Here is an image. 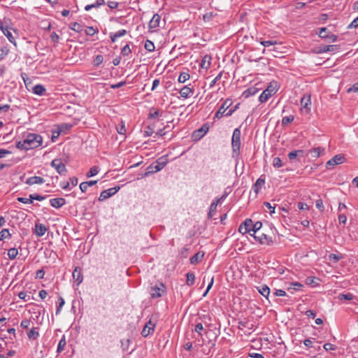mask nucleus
Masks as SVG:
<instances>
[{
    "label": "nucleus",
    "instance_id": "obj_61",
    "mask_svg": "<svg viewBox=\"0 0 358 358\" xmlns=\"http://www.w3.org/2000/svg\"><path fill=\"white\" fill-rule=\"evenodd\" d=\"M17 201L20 203L28 204V203H32V199L29 196V198H24V197H18Z\"/></svg>",
    "mask_w": 358,
    "mask_h": 358
},
{
    "label": "nucleus",
    "instance_id": "obj_63",
    "mask_svg": "<svg viewBox=\"0 0 358 358\" xmlns=\"http://www.w3.org/2000/svg\"><path fill=\"white\" fill-rule=\"evenodd\" d=\"M18 297L20 299H22L24 300V301H27L29 300V296H28L26 292H20L19 294H18Z\"/></svg>",
    "mask_w": 358,
    "mask_h": 358
},
{
    "label": "nucleus",
    "instance_id": "obj_35",
    "mask_svg": "<svg viewBox=\"0 0 358 358\" xmlns=\"http://www.w3.org/2000/svg\"><path fill=\"white\" fill-rule=\"evenodd\" d=\"M99 170L100 169L99 166H92V168H90V171L86 173V177L91 178L96 176L99 172Z\"/></svg>",
    "mask_w": 358,
    "mask_h": 358
},
{
    "label": "nucleus",
    "instance_id": "obj_41",
    "mask_svg": "<svg viewBox=\"0 0 358 358\" xmlns=\"http://www.w3.org/2000/svg\"><path fill=\"white\" fill-rule=\"evenodd\" d=\"M259 293L266 298H268L270 294V289L266 285H262L259 289Z\"/></svg>",
    "mask_w": 358,
    "mask_h": 358
},
{
    "label": "nucleus",
    "instance_id": "obj_36",
    "mask_svg": "<svg viewBox=\"0 0 358 358\" xmlns=\"http://www.w3.org/2000/svg\"><path fill=\"white\" fill-rule=\"evenodd\" d=\"M203 257V254H200V252H197L190 258V263L192 264H196L199 262L201 261Z\"/></svg>",
    "mask_w": 358,
    "mask_h": 358
},
{
    "label": "nucleus",
    "instance_id": "obj_55",
    "mask_svg": "<svg viewBox=\"0 0 358 358\" xmlns=\"http://www.w3.org/2000/svg\"><path fill=\"white\" fill-rule=\"evenodd\" d=\"M103 58L101 55H98L94 59V66H98L103 62Z\"/></svg>",
    "mask_w": 358,
    "mask_h": 358
},
{
    "label": "nucleus",
    "instance_id": "obj_33",
    "mask_svg": "<svg viewBox=\"0 0 358 358\" xmlns=\"http://www.w3.org/2000/svg\"><path fill=\"white\" fill-rule=\"evenodd\" d=\"M303 287V285L298 282H290L289 286L287 287V290L293 293L292 290L299 291Z\"/></svg>",
    "mask_w": 358,
    "mask_h": 358
},
{
    "label": "nucleus",
    "instance_id": "obj_3",
    "mask_svg": "<svg viewBox=\"0 0 358 358\" xmlns=\"http://www.w3.org/2000/svg\"><path fill=\"white\" fill-rule=\"evenodd\" d=\"M278 91V85L276 82L270 83L269 85L267 88L263 91V92L260 94L259 97V101L261 103H264L268 101V99L274 95Z\"/></svg>",
    "mask_w": 358,
    "mask_h": 358
},
{
    "label": "nucleus",
    "instance_id": "obj_59",
    "mask_svg": "<svg viewBox=\"0 0 358 358\" xmlns=\"http://www.w3.org/2000/svg\"><path fill=\"white\" fill-rule=\"evenodd\" d=\"M30 197L31 198L32 201L36 200V201H41L45 199L47 196H41V195H39L37 194H30Z\"/></svg>",
    "mask_w": 358,
    "mask_h": 358
},
{
    "label": "nucleus",
    "instance_id": "obj_56",
    "mask_svg": "<svg viewBox=\"0 0 358 358\" xmlns=\"http://www.w3.org/2000/svg\"><path fill=\"white\" fill-rule=\"evenodd\" d=\"M31 321L28 319H24L20 323V327L23 329H28L30 327Z\"/></svg>",
    "mask_w": 358,
    "mask_h": 358
},
{
    "label": "nucleus",
    "instance_id": "obj_15",
    "mask_svg": "<svg viewBox=\"0 0 358 358\" xmlns=\"http://www.w3.org/2000/svg\"><path fill=\"white\" fill-rule=\"evenodd\" d=\"M51 206L55 208H60L66 204V200L64 198H55L50 200Z\"/></svg>",
    "mask_w": 358,
    "mask_h": 358
},
{
    "label": "nucleus",
    "instance_id": "obj_30",
    "mask_svg": "<svg viewBox=\"0 0 358 358\" xmlns=\"http://www.w3.org/2000/svg\"><path fill=\"white\" fill-rule=\"evenodd\" d=\"M324 151V149L321 147L314 148L309 150L312 157L318 158L321 153Z\"/></svg>",
    "mask_w": 358,
    "mask_h": 358
},
{
    "label": "nucleus",
    "instance_id": "obj_45",
    "mask_svg": "<svg viewBox=\"0 0 358 358\" xmlns=\"http://www.w3.org/2000/svg\"><path fill=\"white\" fill-rule=\"evenodd\" d=\"M262 227V224L260 222H256L255 223H253L252 224V234H257V233H259V231L261 230V228Z\"/></svg>",
    "mask_w": 358,
    "mask_h": 358
},
{
    "label": "nucleus",
    "instance_id": "obj_7",
    "mask_svg": "<svg viewBox=\"0 0 358 358\" xmlns=\"http://www.w3.org/2000/svg\"><path fill=\"white\" fill-rule=\"evenodd\" d=\"M254 237V238L259 242L261 244H265L267 245H270L273 244V240L271 236H268L266 234L261 232L259 231V233H257V234H250Z\"/></svg>",
    "mask_w": 358,
    "mask_h": 358
},
{
    "label": "nucleus",
    "instance_id": "obj_10",
    "mask_svg": "<svg viewBox=\"0 0 358 358\" xmlns=\"http://www.w3.org/2000/svg\"><path fill=\"white\" fill-rule=\"evenodd\" d=\"M344 162H345V157L343 155H341V154L336 155L326 163V167H327V169H329L331 166L341 164Z\"/></svg>",
    "mask_w": 358,
    "mask_h": 358
},
{
    "label": "nucleus",
    "instance_id": "obj_57",
    "mask_svg": "<svg viewBox=\"0 0 358 358\" xmlns=\"http://www.w3.org/2000/svg\"><path fill=\"white\" fill-rule=\"evenodd\" d=\"M239 106H240V103H238L236 106L232 107L231 108L229 109L228 111L225 113V116L226 117L231 116L236 110L238 109Z\"/></svg>",
    "mask_w": 358,
    "mask_h": 358
},
{
    "label": "nucleus",
    "instance_id": "obj_23",
    "mask_svg": "<svg viewBox=\"0 0 358 358\" xmlns=\"http://www.w3.org/2000/svg\"><path fill=\"white\" fill-rule=\"evenodd\" d=\"M97 183V180H90L83 182L80 184V189L82 192H86L89 187L93 186Z\"/></svg>",
    "mask_w": 358,
    "mask_h": 358
},
{
    "label": "nucleus",
    "instance_id": "obj_50",
    "mask_svg": "<svg viewBox=\"0 0 358 358\" xmlns=\"http://www.w3.org/2000/svg\"><path fill=\"white\" fill-rule=\"evenodd\" d=\"M294 115L285 116V117H282V124L287 125L289 123H292L294 121Z\"/></svg>",
    "mask_w": 358,
    "mask_h": 358
},
{
    "label": "nucleus",
    "instance_id": "obj_42",
    "mask_svg": "<svg viewBox=\"0 0 358 358\" xmlns=\"http://www.w3.org/2000/svg\"><path fill=\"white\" fill-rule=\"evenodd\" d=\"M104 4H105V1H102V3H99V1H96L94 3L89 4V5L85 6V10L86 11H89L92 8H99L100 6L104 5Z\"/></svg>",
    "mask_w": 358,
    "mask_h": 358
},
{
    "label": "nucleus",
    "instance_id": "obj_5",
    "mask_svg": "<svg viewBox=\"0 0 358 358\" xmlns=\"http://www.w3.org/2000/svg\"><path fill=\"white\" fill-rule=\"evenodd\" d=\"M165 292L166 287L162 282L157 283L150 289V294L152 299L161 297Z\"/></svg>",
    "mask_w": 358,
    "mask_h": 358
},
{
    "label": "nucleus",
    "instance_id": "obj_2",
    "mask_svg": "<svg viewBox=\"0 0 358 358\" xmlns=\"http://www.w3.org/2000/svg\"><path fill=\"white\" fill-rule=\"evenodd\" d=\"M241 131L240 127L236 128L232 134L231 137V148H232V157L237 158L239 157L241 152Z\"/></svg>",
    "mask_w": 358,
    "mask_h": 358
},
{
    "label": "nucleus",
    "instance_id": "obj_43",
    "mask_svg": "<svg viewBox=\"0 0 358 358\" xmlns=\"http://www.w3.org/2000/svg\"><path fill=\"white\" fill-rule=\"evenodd\" d=\"M338 299L339 300H347V301H350V300H352L354 299V295L351 293H347V294H340L338 296Z\"/></svg>",
    "mask_w": 358,
    "mask_h": 358
},
{
    "label": "nucleus",
    "instance_id": "obj_20",
    "mask_svg": "<svg viewBox=\"0 0 358 358\" xmlns=\"http://www.w3.org/2000/svg\"><path fill=\"white\" fill-rule=\"evenodd\" d=\"M265 184V179L262 178V176H261L260 178H259L257 181L255 182V183L252 186V189L253 191L256 193V194H258L260 191V189L262 188V187Z\"/></svg>",
    "mask_w": 358,
    "mask_h": 358
},
{
    "label": "nucleus",
    "instance_id": "obj_47",
    "mask_svg": "<svg viewBox=\"0 0 358 358\" xmlns=\"http://www.w3.org/2000/svg\"><path fill=\"white\" fill-rule=\"evenodd\" d=\"M144 47H145V49L146 50H148V52H152L155 50V48L153 42H152L150 40H147L145 41Z\"/></svg>",
    "mask_w": 358,
    "mask_h": 358
},
{
    "label": "nucleus",
    "instance_id": "obj_52",
    "mask_svg": "<svg viewBox=\"0 0 358 358\" xmlns=\"http://www.w3.org/2000/svg\"><path fill=\"white\" fill-rule=\"evenodd\" d=\"M10 234L8 231V229H3L1 230V231L0 232V240L2 241L6 238H9L10 237Z\"/></svg>",
    "mask_w": 358,
    "mask_h": 358
},
{
    "label": "nucleus",
    "instance_id": "obj_24",
    "mask_svg": "<svg viewBox=\"0 0 358 358\" xmlns=\"http://www.w3.org/2000/svg\"><path fill=\"white\" fill-rule=\"evenodd\" d=\"M258 91H259L258 88H257L255 87H250L248 88L247 90H245L243 92L242 96L244 98H248L251 96L256 94Z\"/></svg>",
    "mask_w": 358,
    "mask_h": 358
},
{
    "label": "nucleus",
    "instance_id": "obj_32",
    "mask_svg": "<svg viewBox=\"0 0 358 358\" xmlns=\"http://www.w3.org/2000/svg\"><path fill=\"white\" fill-rule=\"evenodd\" d=\"M211 57L209 55H205L201 62V67L203 69H208L210 66Z\"/></svg>",
    "mask_w": 358,
    "mask_h": 358
},
{
    "label": "nucleus",
    "instance_id": "obj_60",
    "mask_svg": "<svg viewBox=\"0 0 358 358\" xmlns=\"http://www.w3.org/2000/svg\"><path fill=\"white\" fill-rule=\"evenodd\" d=\"M315 206L317 208L320 210V212H323L324 210V206L323 205V201L321 199L316 200Z\"/></svg>",
    "mask_w": 358,
    "mask_h": 358
},
{
    "label": "nucleus",
    "instance_id": "obj_16",
    "mask_svg": "<svg viewBox=\"0 0 358 358\" xmlns=\"http://www.w3.org/2000/svg\"><path fill=\"white\" fill-rule=\"evenodd\" d=\"M47 231L46 227L41 223H36L35 224V229H34V234L38 237L43 236L45 232Z\"/></svg>",
    "mask_w": 358,
    "mask_h": 358
},
{
    "label": "nucleus",
    "instance_id": "obj_53",
    "mask_svg": "<svg viewBox=\"0 0 358 358\" xmlns=\"http://www.w3.org/2000/svg\"><path fill=\"white\" fill-rule=\"evenodd\" d=\"M98 32V30L94 29L92 27H87L85 29V34L87 36H94L96 33Z\"/></svg>",
    "mask_w": 358,
    "mask_h": 358
},
{
    "label": "nucleus",
    "instance_id": "obj_1",
    "mask_svg": "<svg viewBox=\"0 0 358 358\" xmlns=\"http://www.w3.org/2000/svg\"><path fill=\"white\" fill-rule=\"evenodd\" d=\"M43 138L41 135L34 133H28L24 136L22 141H18L16 148L20 150H31L42 145Z\"/></svg>",
    "mask_w": 358,
    "mask_h": 358
},
{
    "label": "nucleus",
    "instance_id": "obj_51",
    "mask_svg": "<svg viewBox=\"0 0 358 358\" xmlns=\"http://www.w3.org/2000/svg\"><path fill=\"white\" fill-rule=\"evenodd\" d=\"M162 112H160L159 110L152 108L149 113V118H155L159 115H162Z\"/></svg>",
    "mask_w": 358,
    "mask_h": 358
},
{
    "label": "nucleus",
    "instance_id": "obj_9",
    "mask_svg": "<svg viewBox=\"0 0 358 358\" xmlns=\"http://www.w3.org/2000/svg\"><path fill=\"white\" fill-rule=\"evenodd\" d=\"M155 165V169L149 171L148 172L145 173V176H148L150 173H157L159 171H161L167 164V159L165 158V157H162L159 158L155 163H153Z\"/></svg>",
    "mask_w": 358,
    "mask_h": 358
},
{
    "label": "nucleus",
    "instance_id": "obj_17",
    "mask_svg": "<svg viewBox=\"0 0 358 358\" xmlns=\"http://www.w3.org/2000/svg\"><path fill=\"white\" fill-rule=\"evenodd\" d=\"M45 180L40 176H32L27 179L25 183L29 185H41L44 183Z\"/></svg>",
    "mask_w": 358,
    "mask_h": 358
},
{
    "label": "nucleus",
    "instance_id": "obj_19",
    "mask_svg": "<svg viewBox=\"0 0 358 358\" xmlns=\"http://www.w3.org/2000/svg\"><path fill=\"white\" fill-rule=\"evenodd\" d=\"M73 278L77 282V285H80L83 280L82 271L79 267H76L73 272Z\"/></svg>",
    "mask_w": 358,
    "mask_h": 358
},
{
    "label": "nucleus",
    "instance_id": "obj_40",
    "mask_svg": "<svg viewBox=\"0 0 358 358\" xmlns=\"http://www.w3.org/2000/svg\"><path fill=\"white\" fill-rule=\"evenodd\" d=\"M66 345V341L65 337L63 336L58 343L57 352L58 353L62 352L64 350Z\"/></svg>",
    "mask_w": 358,
    "mask_h": 358
},
{
    "label": "nucleus",
    "instance_id": "obj_34",
    "mask_svg": "<svg viewBox=\"0 0 358 358\" xmlns=\"http://www.w3.org/2000/svg\"><path fill=\"white\" fill-rule=\"evenodd\" d=\"M154 331V325H152V327L145 326L141 331V335L143 337H147L150 334H153Z\"/></svg>",
    "mask_w": 358,
    "mask_h": 358
},
{
    "label": "nucleus",
    "instance_id": "obj_38",
    "mask_svg": "<svg viewBox=\"0 0 358 358\" xmlns=\"http://www.w3.org/2000/svg\"><path fill=\"white\" fill-rule=\"evenodd\" d=\"M3 34L7 37V38L11 43H13L15 46H17V43L15 41V37L13 36L9 28L3 33Z\"/></svg>",
    "mask_w": 358,
    "mask_h": 358
},
{
    "label": "nucleus",
    "instance_id": "obj_22",
    "mask_svg": "<svg viewBox=\"0 0 358 358\" xmlns=\"http://www.w3.org/2000/svg\"><path fill=\"white\" fill-rule=\"evenodd\" d=\"M72 127V124L63 123L57 127V136L55 137H58L62 133H64L66 131H69Z\"/></svg>",
    "mask_w": 358,
    "mask_h": 358
},
{
    "label": "nucleus",
    "instance_id": "obj_13",
    "mask_svg": "<svg viewBox=\"0 0 358 358\" xmlns=\"http://www.w3.org/2000/svg\"><path fill=\"white\" fill-rule=\"evenodd\" d=\"M310 96H303L301 99V110H304L306 113H308L310 111Z\"/></svg>",
    "mask_w": 358,
    "mask_h": 358
},
{
    "label": "nucleus",
    "instance_id": "obj_46",
    "mask_svg": "<svg viewBox=\"0 0 358 358\" xmlns=\"http://www.w3.org/2000/svg\"><path fill=\"white\" fill-rule=\"evenodd\" d=\"M299 152H304V151L303 150H296L289 152L287 155L289 160L295 159L296 157L299 156Z\"/></svg>",
    "mask_w": 358,
    "mask_h": 358
},
{
    "label": "nucleus",
    "instance_id": "obj_4",
    "mask_svg": "<svg viewBox=\"0 0 358 358\" xmlns=\"http://www.w3.org/2000/svg\"><path fill=\"white\" fill-rule=\"evenodd\" d=\"M232 103L233 101L231 99H225V101L222 103V104L219 108L217 111L215 113L214 119H220L223 116H225V113L228 111V109L230 108Z\"/></svg>",
    "mask_w": 358,
    "mask_h": 358
},
{
    "label": "nucleus",
    "instance_id": "obj_54",
    "mask_svg": "<svg viewBox=\"0 0 358 358\" xmlns=\"http://www.w3.org/2000/svg\"><path fill=\"white\" fill-rule=\"evenodd\" d=\"M153 133H154L153 127L149 125L145 128L144 136H145V137L150 136Z\"/></svg>",
    "mask_w": 358,
    "mask_h": 358
},
{
    "label": "nucleus",
    "instance_id": "obj_37",
    "mask_svg": "<svg viewBox=\"0 0 358 358\" xmlns=\"http://www.w3.org/2000/svg\"><path fill=\"white\" fill-rule=\"evenodd\" d=\"M186 277H187V280H186L187 285H189V286H191V285H194V281H195V275H194V273H192V272H188L186 274Z\"/></svg>",
    "mask_w": 358,
    "mask_h": 358
},
{
    "label": "nucleus",
    "instance_id": "obj_25",
    "mask_svg": "<svg viewBox=\"0 0 358 358\" xmlns=\"http://www.w3.org/2000/svg\"><path fill=\"white\" fill-rule=\"evenodd\" d=\"M46 90L42 85H36L32 87V92L36 95L42 96L45 94Z\"/></svg>",
    "mask_w": 358,
    "mask_h": 358
},
{
    "label": "nucleus",
    "instance_id": "obj_58",
    "mask_svg": "<svg viewBox=\"0 0 358 358\" xmlns=\"http://www.w3.org/2000/svg\"><path fill=\"white\" fill-rule=\"evenodd\" d=\"M273 166L275 168H280L282 166V161L280 157H275L273 160Z\"/></svg>",
    "mask_w": 358,
    "mask_h": 358
},
{
    "label": "nucleus",
    "instance_id": "obj_49",
    "mask_svg": "<svg viewBox=\"0 0 358 358\" xmlns=\"http://www.w3.org/2000/svg\"><path fill=\"white\" fill-rule=\"evenodd\" d=\"M131 53V50L129 48V45L127 44L125 45L121 50V55L123 57L128 56Z\"/></svg>",
    "mask_w": 358,
    "mask_h": 358
},
{
    "label": "nucleus",
    "instance_id": "obj_18",
    "mask_svg": "<svg viewBox=\"0 0 358 358\" xmlns=\"http://www.w3.org/2000/svg\"><path fill=\"white\" fill-rule=\"evenodd\" d=\"M161 17L158 14H155L149 22V28L150 29H156L159 26Z\"/></svg>",
    "mask_w": 358,
    "mask_h": 358
},
{
    "label": "nucleus",
    "instance_id": "obj_29",
    "mask_svg": "<svg viewBox=\"0 0 358 358\" xmlns=\"http://www.w3.org/2000/svg\"><path fill=\"white\" fill-rule=\"evenodd\" d=\"M0 52H1V54H0V62H1L4 59V58L8 55V53L10 52V49H9V47L8 46V45H2L0 47Z\"/></svg>",
    "mask_w": 358,
    "mask_h": 358
},
{
    "label": "nucleus",
    "instance_id": "obj_27",
    "mask_svg": "<svg viewBox=\"0 0 358 358\" xmlns=\"http://www.w3.org/2000/svg\"><path fill=\"white\" fill-rule=\"evenodd\" d=\"M127 34V31L125 29H121L115 33H110V38L111 39V41L114 43L117 38L124 36Z\"/></svg>",
    "mask_w": 358,
    "mask_h": 358
},
{
    "label": "nucleus",
    "instance_id": "obj_21",
    "mask_svg": "<svg viewBox=\"0 0 358 358\" xmlns=\"http://www.w3.org/2000/svg\"><path fill=\"white\" fill-rule=\"evenodd\" d=\"M194 92L192 88H190L189 85H185L180 90V94L182 98H188Z\"/></svg>",
    "mask_w": 358,
    "mask_h": 358
},
{
    "label": "nucleus",
    "instance_id": "obj_64",
    "mask_svg": "<svg viewBox=\"0 0 358 358\" xmlns=\"http://www.w3.org/2000/svg\"><path fill=\"white\" fill-rule=\"evenodd\" d=\"M358 27V17H356L348 26V29L357 28Z\"/></svg>",
    "mask_w": 358,
    "mask_h": 358
},
{
    "label": "nucleus",
    "instance_id": "obj_31",
    "mask_svg": "<svg viewBox=\"0 0 358 358\" xmlns=\"http://www.w3.org/2000/svg\"><path fill=\"white\" fill-rule=\"evenodd\" d=\"M338 49V46L336 45H323L322 47H320V53L322 52H334Z\"/></svg>",
    "mask_w": 358,
    "mask_h": 358
},
{
    "label": "nucleus",
    "instance_id": "obj_11",
    "mask_svg": "<svg viewBox=\"0 0 358 358\" xmlns=\"http://www.w3.org/2000/svg\"><path fill=\"white\" fill-rule=\"evenodd\" d=\"M252 224L253 222L251 219H246L238 228V231L242 234H245L247 233H250L252 231Z\"/></svg>",
    "mask_w": 358,
    "mask_h": 358
},
{
    "label": "nucleus",
    "instance_id": "obj_26",
    "mask_svg": "<svg viewBox=\"0 0 358 358\" xmlns=\"http://www.w3.org/2000/svg\"><path fill=\"white\" fill-rule=\"evenodd\" d=\"M222 203V202L221 201H220V199L218 198L216 199L215 200H214L211 203V204L210 206V208H209V213L208 215L209 217H211L213 216V213L216 211L217 206H218V204H220Z\"/></svg>",
    "mask_w": 358,
    "mask_h": 358
},
{
    "label": "nucleus",
    "instance_id": "obj_28",
    "mask_svg": "<svg viewBox=\"0 0 358 358\" xmlns=\"http://www.w3.org/2000/svg\"><path fill=\"white\" fill-rule=\"evenodd\" d=\"M37 329L38 327H32L27 332V337L29 340H36L39 336V333Z\"/></svg>",
    "mask_w": 358,
    "mask_h": 358
},
{
    "label": "nucleus",
    "instance_id": "obj_39",
    "mask_svg": "<svg viewBox=\"0 0 358 358\" xmlns=\"http://www.w3.org/2000/svg\"><path fill=\"white\" fill-rule=\"evenodd\" d=\"M189 78H190L189 74L187 72H182V73H180V74L178 77V81L180 83H184L185 82L188 80L189 79Z\"/></svg>",
    "mask_w": 358,
    "mask_h": 358
},
{
    "label": "nucleus",
    "instance_id": "obj_48",
    "mask_svg": "<svg viewBox=\"0 0 358 358\" xmlns=\"http://www.w3.org/2000/svg\"><path fill=\"white\" fill-rule=\"evenodd\" d=\"M18 254L17 249L13 248L8 250V256L9 259H14Z\"/></svg>",
    "mask_w": 358,
    "mask_h": 358
},
{
    "label": "nucleus",
    "instance_id": "obj_62",
    "mask_svg": "<svg viewBox=\"0 0 358 358\" xmlns=\"http://www.w3.org/2000/svg\"><path fill=\"white\" fill-rule=\"evenodd\" d=\"M323 348L326 350V351H329V350H335L336 349V346L331 344V343H325L324 345H323Z\"/></svg>",
    "mask_w": 358,
    "mask_h": 358
},
{
    "label": "nucleus",
    "instance_id": "obj_6",
    "mask_svg": "<svg viewBox=\"0 0 358 358\" xmlns=\"http://www.w3.org/2000/svg\"><path fill=\"white\" fill-rule=\"evenodd\" d=\"M51 166L53 167L57 172L61 175H66L67 172V169L66 168L65 164L63 163L61 159H55L51 162Z\"/></svg>",
    "mask_w": 358,
    "mask_h": 358
},
{
    "label": "nucleus",
    "instance_id": "obj_44",
    "mask_svg": "<svg viewBox=\"0 0 358 358\" xmlns=\"http://www.w3.org/2000/svg\"><path fill=\"white\" fill-rule=\"evenodd\" d=\"M69 27L71 29H72L78 33H80L83 31V26L78 22L71 23L70 24Z\"/></svg>",
    "mask_w": 358,
    "mask_h": 358
},
{
    "label": "nucleus",
    "instance_id": "obj_8",
    "mask_svg": "<svg viewBox=\"0 0 358 358\" xmlns=\"http://www.w3.org/2000/svg\"><path fill=\"white\" fill-rule=\"evenodd\" d=\"M120 189L119 186H116L112 188H109L108 189L103 190L101 192L100 196L99 197V201H103L110 196L115 194Z\"/></svg>",
    "mask_w": 358,
    "mask_h": 358
},
{
    "label": "nucleus",
    "instance_id": "obj_14",
    "mask_svg": "<svg viewBox=\"0 0 358 358\" xmlns=\"http://www.w3.org/2000/svg\"><path fill=\"white\" fill-rule=\"evenodd\" d=\"M208 130L209 126L207 124H204L200 129L194 132L193 136L196 139H200L208 131Z\"/></svg>",
    "mask_w": 358,
    "mask_h": 358
},
{
    "label": "nucleus",
    "instance_id": "obj_12",
    "mask_svg": "<svg viewBox=\"0 0 358 358\" xmlns=\"http://www.w3.org/2000/svg\"><path fill=\"white\" fill-rule=\"evenodd\" d=\"M327 31L326 27H322L320 29L318 36L325 40H328L329 42H335L337 41L338 36L335 34H324V32Z\"/></svg>",
    "mask_w": 358,
    "mask_h": 358
}]
</instances>
